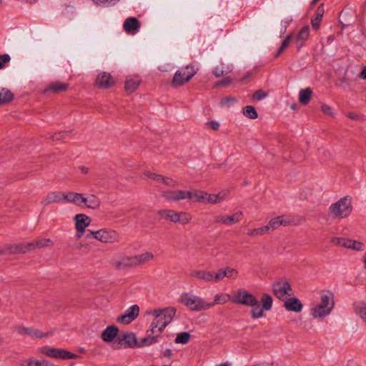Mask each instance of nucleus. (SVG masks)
I'll list each match as a JSON object with an SVG mask.
<instances>
[{
	"label": "nucleus",
	"instance_id": "obj_1",
	"mask_svg": "<svg viewBox=\"0 0 366 366\" xmlns=\"http://www.w3.org/2000/svg\"><path fill=\"white\" fill-rule=\"evenodd\" d=\"M176 310L174 308H164L162 310L157 309L147 312L148 315L154 317L151 322L149 331H156V333L160 335L164 328L172 320Z\"/></svg>",
	"mask_w": 366,
	"mask_h": 366
},
{
	"label": "nucleus",
	"instance_id": "obj_2",
	"mask_svg": "<svg viewBox=\"0 0 366 366\" xmlns=\"http://www.w3.org/2000/svg\"><path fill=\"white\" fill-rule=\"evenodd\" d=\"M352 198L350 196H345L332 204L328 213L330 217L335 219L347 218L352 212Z\"/></svg>",
	"mask_w": 366,
	"mask_h": 366
},
{
	"label": "nucleus",
	"instance_id": "obj_3",
	"mask_svg": "<svg viewBox=\"0 0 366 366\" xmlns=\"http://www.w3.org/2000/svg\"><path fill=\"white\" fill-rule=\"evenodd\" d=\"M161 219L166 220L174 224L185 225L189 224L193 216L190 212L177 211L172 209H162L157 212Z\"/></svg>",
	"mask_w": 366,
	"mask_h": 366
},
{
	"label": "nucleus",
	"instance_id": "obj_4",
	"mask_svg": "<svg viewBox=\"0 0 366 366\" xmlns=\"http://www.w3.org/2000/svg\"><path fill=\"white\" fill-rule=\"evenodd\" d=\"M334 307L333 295L327 291L320 296V302L310 310L313 318H322L330 314Z\"/></svg>",
	"mask_w": 366,
	"mask_h": 366
},
{
	"label": "nucleus",
	"instance_id": "obj_5",
	"mask_svg": "<svg viewBox=\"0 0 366 366\" xmlns=\"http://www.w3.org/2000/svg\"><path fill=\"white\" fill-rule=\"evenodd\" d=\"M179 301L192 312L207 310L210 308L211 305V304H208V302L201 297L188 292L182 294Z\"/></svg>",
	"mask_w": 366,
	"mask_h": 366
},
{
	"label": "nucleus",
	"instance_id": "obj_6",
	"mask_svg": "<svg viewBox=\"0 0 366 366\" xmlns=\"http://www.w3.org/2000/svg\"><path fill=\"white\" fill-rule=\"evenodd\" d=\"M86 238H93L104 244H115L120 241L117 231L111 228H102L99 230H87Z\"/></svg>",
	"mask_w": 366,
	"mask_h": 366
},
{
	"label": "nucleus",
	"instance_id": "obj_7",
	"mask_svg": "<svg viewBox=\"0 0 366 366\" xmlns=\"http://www.w3.org/2000/svg\"><path fill=\"white\" fill-rule=\"evenodd\" d=\"M196 74L194 67L187 66L176 71L172 81V86L178 87L189 81Z\"/></svg>",
	"mask_w": 366,
	"mask_h": 366
},
{
	"label": "nucleus",
	"instance_id": "obj_8",
	"mask_svg": "<svg viewBox=\"0 0 366 366\" xmlns=\"http://www.w3.org/2000/svg\"><path fill=\"white\" fill-rule=\"evenodd\" d=\"M39 352L49 357L68 360L77 359L79 355L71 353L67 350L48 347H42L39 349Z\"/></svg>",
	"mask_w": 366,
	"mask_h": 366
},
{
	"label": "nucleus",
	"instance_id": "obj_9",
	"mask_svg": "<svg viewBox=\"0 0 366 366\" xmlns=\"http://www.w3.org/2000/svg\"><path fill=\"white\" fill-rule=\"evenodd\" d=\"M274 295L280 300H284L287 295L290 296L292 289L290 283L286 280H280L274 282L272 286Z\"/></svg>",
	"mask_w": 366,
	"mask_h": 366
},
{
	"label": "nucleus",
	"instance_id": "obj_10",
	"mask_svg": "<svg viewBox=\"0 0 366 366\" xmlns=\"http://www.w3.org/2000/svg\"><path fill=\"white\" fill-rule=\"evenodd\" d=\"M189 277L196 280L203 281L205 282H218L217 272L207 269H192L189 273Z\"/></svg>",
	"mask_w": 366,
	"mask_h": 366
},
{
	"label": "nucleus",
	"instance_id": "obj_11",
	"mask_svg": "<svg viewBox=\"0 0 366 366\" xmlns=\"http://www.w3.org/2000/svg\"><path fill=\"white\" fill-rule=\"evenodd\" d=\"M295 224V218L289 215H280L272 218L269 222L266 224L267 231L269 233L270 231L278 229L280 226H289Z\"/></svg>",
	"mask_w": 366,
	"mask_h": 366
},
{
	"label": "nucleus",
	"instance_id": "obj_12",
	"mask_svg": "<svg viewBox=\"0 0 366 366\" xmlns=\"http://www.w3.org/2000/svg\"><path fill=\"white\" fill-rule=\"evenodd\" d=\"M257 298L245 290H239L234 292L233 302L245 306L253 305L256 304Z\"/></svg>",
	"mask_w": 366,
	"mask_h": 366
},
{
	"label": "nucleus",
	"instance_id": "obj_13",
	"mask_svg": "<svg viewBox=\"0 0 366 366\" xmlns=\"http://www.w3.org/2000/svg\"><path fill=\"white\" fill-rule=\"evenodd\" d=\"M161 196L168 202H177L187 199V190L167 189L162 191Z\"/></svg>",
	"mask_w": 366,
	"mask_h": 366
},
{
	"label": "nucleus",
	"instance_id": "obj_14",
	"mask_svg": "<svg viewBox=\"0 0 366 366\" xmlns=\"http://www.w3.org/2000/svg\"><path fill=\"white\" fill-rule=\"evenodd\" d=\"M243 215V212L241 211H238L232 215H217L214 217V222L217 224L230 226L239 222L242 219Z\"/></svg>",
	"mask_w": 366,
	"mask_h": 366
},
{
	"label": "nucleus",
	"instance_id": "obj_15",
	"mask_svg": "<svg viewBox=\"0 0 366 366\" xmlns=\"http://www.w3.org/2000/svg\"><path fill=\"white\" fill-rule=\"evenodd\" d=\"M115 82L116 81L111 74L102 71L97 75L94 86L99 89H109L113 86Z\"/></svg>",
	"mask_w": 366,
	"mask_h": 366
},
{
	"label": "nucleus",
	"instance_id": "obj_16",
	"mask_svg": "<svg viewBox=\"0 0 366 366\" xmlns=\"http://www.w3.org/2000/svg\"><path fill=\"white\" fill-rule=\"evenodd\" d=\"M139 314V307L134 305L129 307L124 315L117 318V322L124 325H128L135 320Z\"/></svg>",
	"mask_w": 366,
	"mask_h": 366
},
{
	"label": "nucleus",
	"instance_id": "obj_17",
	"mask_svg": "<svg viewBox=\"0 0 366 366\" xmlns=\"http://www.w3.org/2000/svg\"><path fill=\"white\" fill-rule=\"evenodd\" d=\"M209 193L192 189L187 190V199L197 203L209 204Z\"/></svg>",
	"mask_w": 366,
	"mask_h": 366
},
{
	"label": "nucleus",
	"instance_id": "obj_18",
	"mask_svg": "<svg viewBox=\"0 0 366 366\" xmlns=\"http://www.w3.org/2000/svg\"><path fill=\"white\" fill-rule=\"evenodd\" d=\"M116 270L127 269L135 267L133 256L122 255L112 263Z\"/></svg>",
	"mask_w": 366,
	"mask_h": 366
},
{
	"label": "nucleus",
	"instance_id": "obj_19",
	"mask_svg": "<svg viewBox=\"0 0 366 366\" xmlns=\"http://www.w3.org/2000/svg\"><path fill=\"white\" fill-rule=\"evenodd\" d=\"M284 307L290 312H300L302 310L303 305L300 300L295 297L285 298L284 300Z\"/></svg>",
	"mask_w": 366,
	"mask_h": 366
},
{
	"label": "nucleus",
	"instance_id": "obj_20",
	"mask_svg": "<svg viewBox=\"0 0 366 366\" xmlns=\"http://www.w3.org/2000/svg\"><path fill=\"white\" fill-rule=\"evenodd\" d=\"M64 194L60 192H51L48 193L41 202V204L46 207L53 203H58L64 200Z\"/></svg>",
	"mask_w": 366,
	"mask_h": 366
},
{
	"label": "nucleus",
	"instance_id": "obj_21",
	"mask_svg": "<svg viewBox=\"0 0 366 366\" xmlns=\"http://www.w3.org/2000/svg\"><path fill=\"white\" fill-rule=\"evenodd\" d=\"M141 78L139 76H127L124 84V89L127 94L133 93L139 86Z\"/></svg>",
	"mask_w": 366,
	"mask_h": 366
},
{
	"label": "nucleus",
	"instance_id": "obj_22",
	"mask_svg": "<svg viewBox=\"0 0 366 366\" xmlns=\"http://www.w3.org/2000/svg\"><path fill=\"white\" fill-rule=\"evenodd\" d=\"M119 344L123 347L137 346L136 337L133 333H123L118 337Z\"/></svg>",
	"mask_w": 366,
	"mask_h": 366
},
{
	"label": "nucleus",
	"instance_id": "obj_23",
	"mask_svg": "<svg viewBox=\"0 0 366 366\" xmlns=\"http://www.w3.org/2000/svg\"><path fill=\"white\" fill-rule=\"evenodd\" d=\"M159 335L156 333V331L153 332L149 331V328L147 330V337L142 338L139 342H137V346L139 347L149 346L155 342H158V337Z\"/></svg>",
	"mask_w": 366,
	"mask_h": 366
},
{
	"label": "nucleus",
	"instance_id": "obj_24",
	"mask_svg": "<svg viewBox=\"0 0 366 366\" xmlns=\"http://www.w3.org/2000/svg\"><path fill=\"white\" fill-rule=\"evenodd\" d=\"M68 88L69 84L67 83L56 81L50 83L44 89V92H52L54 94H58L60 92H66Z\"/></svg>",
	"mask_w": 366,
	"mask_h": 366
},
{
	"label": "nucleus",
	"instance_id": "obj_25",
	"mask_svg": "<svg viewBox=\"0 0 366 366\" xmlns=\"http://www.w3.org/2000/svg\"><path fill=\"white\" fill-rule=\"evenodd\" d=\"M217 272L218 282L222 281L224 277L234 279L238 274V271L236 269L229 267L219 269Z\"/></svg>",
	"mask_w": 366,
	"mask_h": 366
},
{
	"label": "nucleus",
	"instance_id": "obj_26",
	"mask_svg": "<svg viewBox=\"0 0 366 366\" xmlns=\"http://www.w3.org/2000/svg\"><path fill=\"white\" fill-rule=\"evenodd\" d=\"M133 258L135 267H137L152 261L154 258V255L152 252H146L137 255H134Z\"/></svg>",
	"mask_w": 366,
	"mask_h": 366
},
{
	"label": "nucleus",
	"instance_id": "obj_27",
	"mask_svg": "<svg viewBox=\"0 0 366 366\" xmlns=\"http://www.w3.org/2000/svg\"><path fill=\"white\" fill-rule=\"evenodd\" d=\"M74 221L75 223V228L85 229L86 227L90 224L92 219L89 216L84 214H77L74 217Z\"/></svg>",
	"mask_w": 366,
	"mask_h": 366
},
{
	"label": "nucleus",
	"instance_id": "obj_28",
	"mask_svg": "<svg viewBox=\"0 0 366 366\" xmlns=\"http://www.w3.org/2000/svg\"><path fill=\"white\" fill-rule=\"evenodd\" d=\"M49 364L50 362L46 360L29 357L22 360L20 366H49Z\"/></svg>",
	"mask_w": 366,
	"mask_h": 366
},
{
	"label": "nucleus",
	"instance_id": "obj_29",
	"mask_svg": "<svg viewBox=\"0 0 366 366\" xmlns=\"http://www.w3.org/2000/svg\"><path fill=\"white\" fill-rule=\"evenodd\" d=\"M119 330L116 326L107 327L102 333V338L104 342H112L118 335Z\"/></svg>",
	"mask_w": 366,
	"mask_h": 366
},
{
	"label": "nucleus",
	"instance_id": "obj_30",
	"mask_svg": "<svg viewBox=\"0 0 366 366\" xmlns=\"http://www.w3.org/2000/svg\"><path fill=\"white\" fill-rule=\"evenodd\" d=\"M229 194V190H222L217 194H209V204H220L228 198Z\"/></svg>",
	"mask_w": 366,
	"mask_h": 366
},
{
	"label": "nucleus",
	"instance_id": "obj_31",
	"mask_svg": "<svg viewBox=\"0 0 366 366\" xmlns=\"http://www.w3.org/2000/svg\"><path fill=\"white\" fill-rule=\"evenodd\" d=\"M52 245L53 242L51 239H41L27 244L29 251Z\"/></svg>",
	"mask_w": 366,
	"mask_h": 366
},
{
	"label": "nucleus",
	"instance_id": "obj_32",
	"mask_svg": "<svg viewBox=\"0 0 366 366\" xmlns=\"http://www.w3.org/2000/svg\"><path fill=\"white\" fill-rule=\"evenodd\" d=\"M7 254H21L29 252L27 244H8L5 245Z\"/></svg>",
	"mask_w": 366,
	"mask_h": 366
},
{
	"label": "nucleus",
	"instance_id": "obj_33",
	"mask_svg": "<svg viewBox=\"0 0 366 366\" xmlns=\"http://www.w3.org/2000/svg\"><path fill=\"white\" fill-rule=\"evenodd\" d=\"M354 311L366 324V302H357L353 304Z\"/></svg>",
	"mask_w": 366,
	"mask_h": 366
},
{
	"label": "nucleus",
	"instance_id": "obj_34",
	"mask_svg": "<svg viewBox=\"0 0 366 366\" xmlns=\"http://www.w3.org/2000/svg\"><path fill=\"white\" fill-rule=\"evenodd\" d=\"M312 91L310 88L301 89L299 92V102L302 105H307L312 98Z\"/></svg>",
	"mask_w": 366,
	"mask_h": 366
},
{
	"label": "nucleus",
	"instance_id": "obj_35",
	"mask_svg": "<svg viewBox=\"0 0 366 366\" xmlns=\"http://www.w3.org/2000/svg\"><path fill=\"white\" fill-rule=\"evenodd\" d=\"M345 248L350 249L355 251H363L365 249L364 244L358 240L346 239Z\"/></svg>",
	"mask_w": 366,
	"mask_h": 366
},
{
	"label": "nucleus",
	"instance_id": "obj_36",
	"mask_svg": "<svg viewBox=\"0 0 366 366\" xmlns=\"http://www.w3.org/2000/svg\"><path fill=\"white\" fill-rule=\"evenodd\" d=\"M81 197V194L69 192L66 194H64V200L80 207Z\"/></svg>",
	"mask_w": 366,
	"mask_h": 366
},
{
	"label": "nucleus",
	"instance_id": "obj_37",
	"mask_svg": "<svg viewBox=\"0 0 366 366\" xmlns=\"http://www.w3.org/2000/svg\"><path fill=\"white\" fill-rule=\"evenodd\" d=\"M14 99L13 93L5 88L0 90V104L9 103Z\"/></svg>",
	"mask_w": 366,
	"mask_h": 366
},
{
	"label": "nucleus",
	"instance_id": "obj_38",
	"mask_svg": "<svg viewBox=\"0 0 366 366\" xmlns=\"http://www.w3.org/2000/svg\"><path fill=\"white\" fill-rule=\"evenodd\" d=\"M267 228L266 225L254 229H249L247 231V234L250 237H255L258 236H262L268 234Z\"/></svg>",
	"mask_w": 366,
	"mask_h": 366
},
{
	"label": "nucleus",
	"instance_id": "obj_39",
	"mask_svg": "<svg viewBox=\"0 0 366 366\" xmlns=\"http://www.w3.org/2000/svg\"><path fill=\"white\" fill-rule=\"evenodd\" d=\"M232 71V68L231 66L222 64L220 66H216L212 73L217 78H218L230 73Z\"/></svg>",
	"mask_w": 366,
	"mask_h": 366
},
{
	"label": "nucleus",
	"instance_id": "obj_40",
	"mask_svg": "<svg viewBox=\"0 0 366 366\" xmlns=\"http://www.w3.org/2000/svg\"><path fill=\"white\" fill-rule=\"evenodd\" d=\"M230 300V295L229 294H217L214 297V300L212 302H208V304H211L210 308L215 305L218 304H225Z\"/></svg>",
	"mask_w": 366,
	"mask_h": 366
},
{
	"label": "nucleus",
	"instance_id": "obj_41",
	"mask_svg": "<svg viewBox=\"0 0 366 366\" xmlns=\"http://www.w3.org/2000/svg\"><path fill=\"white\" fill-rule=\"evenodd\" d=\"M100 204L101 202L97 196L94 194L88 195V202L86 204V208L92 209H97L99 208Z\"/></svg>",
	"mask_w": 366,
	"mask_h": 366
},
{
	"label": "nucleus",
	"instance_id": "obj_42",
	"mask_svg": "<svg viewBox=\"0 0 366 366\" xmlns=\"http://www.w3.org/2000/svg\"><path fill=\"white\" fill-rule=\"evenodd\" d=\"M309 33L310 28L308 26H303L299 31L298 34L296 36V41L297 42H300V46L302 45L303 42L307 39L309 36Z\"/></svg>",
	"mask_w": 366,
	"mask_h": 366
},
{
	"label": "nucleus",
	"instance_id": "obj_43",
	"mask_svg": "<svg viewBox=\"0 0 366 366\" xmlns=\"http://www.w3.org/2000/svg\"><path fill=\"white\" fill-rule=\"evenodd\" d=\"M249 306L252 307L251 314L252 318L257 319L262 317L264 309L261 307L257 300H256V304Z\"/></svg>",
	"mask_w": 366,
	"mask_h": 366
},
{
	"label": "nucleus",
	"instance_id": "obj_44",
	"mask_svg": "<svg viewBox=\"0 0 366 366\" xmlns=\"http://www.w3.org/2000/svg\"><path fill=\"white\" fill-rule=\"evenodd\" d=\"M261 302L264 310H269L272 308L273 300L270 295L264 293L262 296Z\"/></svg>",
	"mask_w": 366,
	"mask_h": 366
},
{
	"label": "nucleus",
	"instance_id": "obj_45",
	"mask_svg": "<svg viewBox=\"0 0 366 366\" xmlns=\"http://www.w3.org/2000/svg\"><path fill=\"white\" fill-rule=\"evenodd\" d=\"M243 114L252 119H255L258 117L257 112H256L254 107L250 105L246 106L243 109Z\"/></svg>",
	"mask_w": 366,
	"mask_h": 366
},
{
	"label": "nucleus",
	"instance_id": "obj_46",
	"mask_svg": "<svg viewBox=\"0 0 366 366\" xmlns=\"http://www.w3.org/2000/svg\"><path fill=\"white\" fill-rule=\"evenodd\" d=\"M190 339V334L187 332H184L177 334L175 342L177 344H187Z\"/></svg>",
	"mask_w": 366,
	"mask_h": 366
},
{
	"label": "nucleus",
	"instance_id": "obj_47",
	"mask_svg": "<svg viewBox=\"0 0 366 366\" xmlns=\"http://www.w3.org/2000/svg\"><path fill=\"white\" fill-rule=\"evenodd\" d=\"M144 174L148 178L153 179L157 182H162L163 184L165 176H163L159 174H156L151 172H144Z\"/></svg>",
	"mask_w": 366,
	"mask_h": 366
},
{
	"label": "nucleus",
	"instance_id": "obj_48",
	"mask_svg": "<svg viewBox=\"0 0 366 366\" xmlns=\"http://www.w3.org/2000/svg\"><path fill=\"white\" fill-rule=\"evenodd\" d=\"M292 39V34H290L284 39V41L282 43V45L280 46V47L279 48V49L277 52V56H280L285 51V49L290 44Z\"/></svg>",
	"mask_w": 366,
	"mask_h": 366
},
{
	"label": "nucleus",
	"instance_id": "obj_49",
	"mask_svg": "<svg viewBox=\"0 0 366 366\" xmlns=\"http://www.w3.org/2000/svg\"><path fill=\"white\" fill-rule=\"evenodd\" d=\"M237 102V99L234 97H225L221 99L220 104L222 107H230Z\"/></svg>",
	"mask_w": 366,
	"mask_h": 366
},
{
	"label": "nucleus",
	"instance_id": "obj_50",
	"mask_svg": "<svg viewBox=\"0 0 366 366\" xmlns=\"http://www.w3.org/2000/svg\"><path fill=\"white\" fill-rule=\"evenodd\" d=\"M140 24H124L125 31L129 34H134L139 31Z\"/></svg>",
	"mask_w": 366,
	"mask_h": 366
},
{
	"label": "nucleus",
	"instance_id": "obj_51",
	"mask_svg": "<svg viewBox=\"0 0 366 366\" xmlns=\"http://www.w3.org/2000/svg\"><path fill=\"white\" fill-rule=\"evenodd\" d=\"M30 336L34 338H44L48 337L49 333H45L39 330L31 328Z\"/></svg>",
	"mask_w": 366,
	"mask_h": 366
},
{
	"label": "nucleus",
	"instance_id": "obj_52",
	"mask_svg": "<svg viewBox=\"0 0 366 366\" xmlns=\"http://www.w3.org/2000/svg\"><path fill=\"white\" fill-rule=\"evenodd\" d=\"M232 81V79L230 76H226L221 81L216 82L214 85V87L219 86H227L229 85Z\"/></svg>",
	"mask_w": 366,
	"mask_h": 366
},
{
	"label": "nucleus",
	"instance_id": "obj_53",
	"mask_svg": "<svg viewBox=\"0 0 366 366\" xmlns=\"http://www.w3.org/2000/svg\"><path fill=\"white\" fill-rule=\"evenodd\" d=\"M347 238H342V237H333L330 239V242L337 245L345 247V244L346 242Z\"/></svg>",
	"mask_w": 366,
	"mask_h": 366
},
{
	"label": "nucleus",
	"instance_id": "obj_54",
	"mask_svg": "<svg viewBox=\"0 0 366 366\" xmlns=\"http://www.w3.org/2000/svg\"><path fill=\"white\" fill-rule=\"evenodd\" d=\"M267 96V94L262 89H258L253 94L252 97L254 100L259 101L265 98Z\"/></svg>",
	"mask_w": 366,
	"mask_h": 366
},
{
	"label": "nucleus",
	"instance_id": "obj_55",
	"mask_svg": "<svg viewBox=\"0 0 366 366\" xmlns=\"http://www.w3.org/2000/svg\"><path fill=\"white\" fill-rule=\"evenodd\" d=\"M324 11H324V9L322 6L318 7V9L314 16L312 21L319 22V21H322V18L324 14Z\"/></svg>",
	"mask_w": 366,
	"mask_h": 366
},
{
	"label": "nucleus",
	"instance_id": "obj_56",
	"mask_svg": "<svg viewBox=\"0 0 366 366\" xmlns=\"http://www.w3.org/2000/svg\"><path fill=\"white\" fill-rule=\"evenodd\" d=\"M10 59L11 58L9 54H0V69H2Z\"/></svg>",
	"mask_w": 366,
	"mask_h": 366
},
{
	"label": "nucleus",
	"instance_id": "obj_57",
	"mask_svg": "<svg viewBox=\"0 0 366 366\" xmlns=\"http://www.w3.org/2000/svg\"><path fill=\"white\" fill-rule=\"evenodd\" d=\"M16 330L19 335L29 336L31 335V327H18Z\"/></svg>",
	"mask_w": 366,
	"mask_h": 366
},
{
	"label": "nucleus",
	"instance_id": "obj_58",
	"mask_svg": "<svg viewBox=\"0 0 366 366\" xmlns=\"http://www.w3.org/2000/svg\"><path fill=\"white\" fill-rule=\"evenodd\" d=\"M163 184L168 187H174L177 185V183L174 179H173L170 177H164Z\"/></svg>",
	"mask_w": 366,
	"mask_h": 366
},
{
	"label": "nucleus",
	"instance_id": "obj_59",
	"mask_svg": "<svg viewBox=\"0 0 366 366\" xmlns=\"http://www.w3.org/2000/svg\"><path fill=\"white\" fill-rule=\"evenodd\" d=\"M206 125L214 131H217L219 128V123L215 121H211L206 123Z\"/></svg>",
	"mask_w": 366,
	"mask_h": 366
},
{
	"label": "nucleus",
	"instance_id": "obj_60",
	"mask_svg": "<svg viewBox=\"0 0 366 366\" xmlns=\"http://www.w3.org/2000/svg\"><path fill=\"white\" fill-rule=\"evenodd\" d=\"M321 110L323 113L327 114L328 115L332 116L333 112L332 108L327 104H323L321 106Z\"/></svg>",
	"mask_w": 366,
	"mask_h": 366
},
{
	"label": "nucleus",
	"instance_id": "obj_61",
	"mask_svg": "<svg viewBox=\"0 0 366 366\" xmlns=\"http://www.w3.org/2000/svg\"><path fill=\"white\" fill-rule=\"evenodd\" d=\"M66 135V132H62L52 136L53 140H60Z\"/></svg>",
	"mask_w": 366,
	"mask_h": 366
},
{
	"label": "nucleus",
	"instance_id": "obj_62",
	"mask_svg": "<svg viewBox=\"0 0 366 366\" xmlns=\"http://www.w3.org/2000/svg\"><path fill=\"white\" fill-rule=\"evenodd\" d=\"M76 230V237L77 239H80L82 237L84 232H85V229H79V228H75Z\"/></svg>",
	"mask_w": 366,
	"mask_h": 366
},
{
	"label": "nucleus",
	"instance_id": "obj_63",
	"mask_svg": "<svg viewBox=\"0 0 366 366\" xmlns=\"http://www.w3.org/2000/svg\"><path fill=\"white\" fill-rule=\"evenodd\" d=\"M347 117L353 119V120H358L360 119L359 115L354 112H350L347 114Z\"/></svg>",
	"mask_w": 366,
	"mask_h": 366
},
{
	"label": "nucleus",
	"instance_id": "obj_64",
	"mask_svg": "<svg viewBox=\"0 0 366 366\" xmlns=\"http://www.w3.org/2000/svg\"><path fill=\"white\" fill-rule=\"evenodd\" d=\"M359 76L366 80V66H365L362 70V71L360 73Z\"/></svg>",
	"mask_w": 366,
	"mask_h": 366
}]
</instances>
